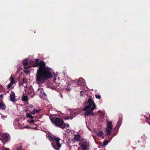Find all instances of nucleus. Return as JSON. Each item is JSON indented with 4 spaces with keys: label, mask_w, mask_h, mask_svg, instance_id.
<instances>
[{
    "label": "nucleus",
    "mask_w": 150,
    "mask_h": 150,
    "mask_svg": "<svg viewBox=\"0 0 150 150\" xmlns=\"http://www.w3.org/2000/svg\"><path fill=\"white\" fill-rule=\"evenodd\" d=\"M91 104H89L88 105L86 106L85 107H84L83 109V110L84 111H87L88 110H89L91 106Z\"/></svg>",
    "instance_id": "4468645a"
},
{
    "label": "nucleus",
    "mask_w": 150,
    "mask_h": 150,
    "mask_svg": "<svg viewBox=\"0 0 150 150\" xmlns=\"http://www.w3.org/2000/svg\"><path fill=\"white\" fill-rule=\"evenodd\" d=\"M23 63L24 66H26L28 64V60L27 59L23 60Z\"/></svg>",
    "instance_id": "2eb2a0df"
},
{
    "label": "nucleus",
    "mask_w": 150,
    "mask_h": 150,
    "mask_svg": "<svg viewBox=\"0 0 150 150\" xmlns=\"http://www.w3.org/2000/svg\"><path fill=\"white\" fill-rule=\"evenodd\" d=\"M25 127L26 128H29V127L28 126H26Z\"/></svg>",
    "instance_id": "58836bf2"
},
{
    "label": "nucleus",
    "mask_w": 150,
    "mask_h": 150,
    "mask_svg": "<svg viewBox=\"0 0 150 150\" xmlns=\"http://www.w3.org/2000/svg\"><path fill=\"white\" fill-rule=\"evenodd\" d=\"M64 119L66 120H68L69 119V117H64Z\"/></svg>",
    "instance_id": "72a5a7b5"
},
{
    "label": "nucleus",
    "mask_w": 150,
    "mask_h": 150,
    "mask_svg": "<svg viewBox=\"0 0 150 150\" xmlns=\"http://www.w3.org/2000/svg\"><path fill=\"white\" fill-rule=\"evenodd\" d=\"M117 125L118 124H117V125H116V126H115V127H116L117 126Z\"/></svg>",
    "instance_id": "37998d69"
},
{
    "label": "nucleus",
    "mask_w": 150,
    "mask_h": 150,
    "mask_svg": "<svg viewBox=\"0 0 150 150\" xmlns=\"http://www.w3.org/2000/svg\"><path fill=\"white\" fill-rule=\"evenodd\" d=\"M30 114L34 115L35 114V112H34V111L33 110V111L31 112Z\"/></svg>",
    "instance_id": "473e14b6"
},
{
    "label": "nucleus",
    "mask_w": 150,
    "mask_h": 150,
    "mask_svg": "<svg viewBox=\"0 0 150 150\" xmlns=\"http://www.w3.org/2000/svg\"><path fill=\"white\" fill-rule=\"evenodd\" d=\"M60 95L61 97H62V98H63L62 96V94H60Z\"/></svg>",
    "instance_id": "79ce46f5"
},
{
    "label": "nucleus",
    "mask_w": 150,
    "mask_h": 150,
    "mask_svg": "<svg viewBox=\"0 0 150 150\" xmlns=\"http://www.w3.org/2000/svg\"><path fill=\"white\" fill-rule=\"evenodd\" d=\"M6 117L4 115H2L1 116V118L3 120H5V118Z\"/></svg>",
    "instance_id": "c756f323"
},
{
    "label": "nucleus",
    "mask_w": 150,
    "mask_h": 150,
    "mask_svg": "<svg viewBox=\"0 0 150 150\" xmlns=\"http://www.w3.org/2000/svg\"><path fill=\"white\" fill-rule=\"evenodd\" d=\"M48 138L50 140L53 141L52 143V145L54 149L59 150L60 148L61 147V145L59 143L60 139L58 137L54 138L50 135L48 136Z\"/></svg>",
    "instance_id": "7ed1b4c3"
},
{
    "label": "nucleus",
    "mask_w": 150,
    "mask_h": 150,
    "mask_svg": "<svg viewBox=\"0 0 150 150\" xmlns=\"http://www.w3.org/2000/svg\"><path fill=\"white\" fill-rule=\"evenodd\" d=\"M33 110L34 111L35 113H39L40 111V110H38L35 108Z\"/></svg>",
    "instance_id": "b1692460"
},
{
    "label": "nucleus",
    "mask_w": 150,
    "mask_h": 150,
    "mask_svg": "<svg viewBox=\"0 0 150 150\" xmlns=\"http://www.w3.org/2000/svg\"><path fill=\"white\" fill-rule=\"evenodd\" d=\"M22 101L25 102H27L28 100V99L27 96H22Z\"/></svg>",
    "instance_id": "f8f14e48"
},
{
    "label": "nucleus",
    "mask_w": 150,
    "mask_h": 150,
    "mask_svg": "<svg viewBox=\"0 0 150 150\" xmlns=\"http://www.w3.org/2000/svg\"><path fill=\"white\" fill-rule=\"evenodd\" d=\"M95 97L97 98L98 99H100L101 98L100 96L98 94L96 95Z\"/></svg>",
    "instance_id": "393cba45"
},
{
    "label": "nucleus",
    "mask_w": 150,
    "mask_h": 150,
    "mask_svg": "<svg viewBox=\"0 0 150 150\" xmlns=\"http://www.w3.org/2000/svg\"><path fill=\"white\" fill-rule=\"evenodd\" d=\"M24 68L25 69H29L30 67V66H28L27 67H26V66H24Z\"/></svg>",
    "instance_id": "c85d7f7f"
},
{
    "label": "nucleus",
    "mask_w": 150,
    "mask_h": 150,
    "mask_svg": "<svg viewBox=\"0 0 150 150\" xmlns=\"http://www.w3.org/2000/svg\"><path fill=\"white\" fill-rule=\"evenodd\" d=\"M107 126L106 128V130L107 135L109 136L110 134V131L112 128V122L111 121H109L107 122Z\"/></svg>",
    "instance_id": "20e7f679"
},
{
    "label": "nucleus",
    "mask_w": 150,
    "mask_h": 150,
    "mask_svg": "<svg viewBox=\"0 0 150 150\" xmlns=\"http://www.w3.org/2000/svg\"><path fill=\"white\" fill-rule=\"evenodd\" d=\"M84 80L81 77L79 78V79H75L72 82L73 83L75 84V85H74V86L75 87L82 85L84 83Z\"/></svg>",
    "instance_id": "39448f33"
},
{
    "label": "nucleus",
    "mask_w": 150,
    "mask_h": 150,
    "mask_svg": "<svg viewBox=\"0 0 150 150\" xmlns=\"http://www.w3.org/2000/svg\"><path fill=\"white\" fill-rule=\"evenodd\" d=\"M26 116L28 118H31L32 119H33L34 118V117L31 115L30 114L28 113L26 115Z\"/></svg>",
    "instance_id": "a211bd4d"
},
{
    "label": "nucleus",
    "mask_w": 150,
    "mask_h": 150,
    "mask_svg": "<svg viewBox=\"0 0 150 150\" xmlns=\"http://www.w3.org/2000/svg\"><path fill=\"white\" fill-rule=\"evenodd\" d=\"M30 108H33V105H30Z\"/></svg>",
    "instance_id": "4c0bfd02"
},
{
    "label": "nucleus",
    "mask_w": 150,
    "mask_h": 150,
    "mask_svg": "<svg viewBox=\"0 0 150 150\" xmlns=\"http://www.w3.org/2000/svg\"><path fill=\"white\" fill-rule=\"evenodd\" d=\"M9 139V135L7 134L4 133L2 134L1 137H0V139L3 142H7Z\"/></svg>",
    "instance_id": "423d86ee"
},
{
    "label": "nucleus",
    "mask_w": 150,
    "mask_h": 150,
    "mask_svg": "<svg viewBox=\"0 0 150 150\" xmlns=\"http://www.w3.org/2000/svg\"><path fill=\"white\" fill-rule=\"evenodd\" d=\"M90 115L92 116H93L95 115L93 113L92 111H91V114H90Z\"/></svg>",
    "instance_id": "7c9ffc66"
},
{
    "label": "nucleus",
    "mask_w": 150,
    "mask_h": 150,
    "mask_svg": "<svg viewBox=\"0 0 150 150\" xmlns=\"http://www.w3.org/2000/svg\"><path fill=\"white\" fill-rule=\"evenodd\" d=\"M23 83H23V82H22V83H20V84H19L20 86H21V85H22V86H23Z\"/></svg>",
    "instance_id": "c9c22d12"
},
{
    "label": "nucleus",
    "mask_w": 150,
    "mask_h": 150,
    "mask_svg": "<svg viewBox=\"0 0 150 150\" xmlns=\"http://www.w3.org/2000/svg\"><path fill=\"white\" fill-rule=\"evenodd\" d=\"M66 90H68V91H70V88H66Z\"/></svg>",
    "instance_id": "e433bc0d"
},
{
    "label": "nucleus",
    "mask_w": 150,
    "mask_h": 150,
    "mask_svg": "<svg viewBox=\"0 0 150 150\" xmlns=\"http://www.w3.org/2000/svg\"><path fill=\"white\" fill-rule=\"evenodd\" d=\"M10 99L11 101L12 102H14L16 101L15 94L13 91H11V93Z\"/></svg>",
    "instance_id": "6e6552de"
},
{
    "label": "nucleus",
    "mask_w": 150,
    "mask_h": 150,
    "mask_svg": "<svg viewBox=\"0 0 150 150\" xmlns=\"http://www.w3.org/2000/svg\"><path fill=\"white\" fill-rule=\"evenodd\" d=\"M108 140H106L104 141L103 142V145L105 146L107 145L108 144Z\"/></svg>",
    "instance_id": "4be33fe9"
},
{
    "label": "nucleus",
    "mask_w": 150,
    "mask_h": 150,
    "mask_svg": "<svg viewBox=\"0 0 150 150\" xmlns=\"http://www.w3.org/2000/svg\"><path fill=\"white\" fill-rule=\"evenodd\" d=\"M96 134L97 136L101 137L103 135V132L102 130H100L98 132H96Z\"/></svg>",
    "instance_id": "ddd939ff"
},
{
    "label": "nucleus",
    "mask_w": 150,
    "mask_h": 150,
    "mask_svg": "<svg viewBox=\"0 0 150 150\" xmlns=\"http://www.w3.org/2000/svg\"><path fill=\"white\" fill-rule=\"evenodd\" d=\"M23 71L27 74L29 73L30 72V71L27 69H25L24 68Z\"/></svg>",
    "instance_id": "5701e85b"
},
{
    "label": "nucleus",
    "mask_w": 150,
    "mask_h": 150,
    "mask_svg": "<svg viewBox=\"0 0 150 150\" xmlns=\"http://www.w3.org/2000/svg\"><path fill=\"white\" fill-rule=\"evenodd\" d=\"M146 121L148 124H150V115L149 116V118L147 117L146 118Z\"/></svg>",
    "instance_id": "6ab92c4d"
},
{
    "label": "nucleus",
    "mask_w": 150,
    "mask_h": 150,
    "mask_svg": "<svg viewBox=\"0 0 150 150\" xmlns=\"http://www.w3.org/2000/svg\"><path fill=\"white\" fill-rule=\"evenodd\" d=\"M6 108L5 104L3 102H0V109L3 110L5 109Z\"/></svg>",
    "instance_id": "9d476101"
},
{
    "label": "nucleus",
    "mask_w": 150,
    "mask_h": 150,
    "mask_svg": "<svg viewBox=\"0 0 150 150\" xmlns=\"http://www.w3.org/2000/svg\"><path fill=\"white\" fill-rule=\"evenodd\" d=\"M32 67H39L35 76L36 81L42 83L53 77L52 69L46 66V64L43 61L41 60L39 62H35L33 64Z\"/></svg>",
    "instance_id": "f257e3e1"
},
{
    "label": "nucleus",
    "mask_w": 150,
    "mask_h": 150,
    "mask_svg": "<svg viewBox=\"0 0 150 150\" xmlns=\"http://www.w3.org/2000/svg\"><path fill=\"white\" fill-rule=\"evenodd\" d=\"M10 79L11 80L10 83L12 84H13L15 82V81H14L13 78L12 77V75H11L10 78Z\"/></svg>",
    "instance_id": "f3484780"
},
{
    "label": "nucleus",
    "mask_w": 150,
    "mask_h": 150,
    "mask_svg": "<svg viewBox=\"0 0 150 150\" xmlns=\"http://www.w3.org/2000/svg\"><path fill=\"white\" fill-rule=\"evenodd\" d=\"M28 122L30 124H33L35 122L34 120L32 119L31 120H28Z\"/></svg>",
    "instance_id": "aec40b11"
},
{
    "label": "nucleus",
    "mask_w": 150,
    "mask_h": 150,
    "mask_svg": "<svg viewBox=\"0 0 150 150\" xmlns=\"http://www.w3.org/2000/svg\"><path fill=\"white\" fill-rule=\"evenodd\" d=\"M27 82V80L25 77H23V79L22 82L24 83H26Z\"/></svg>",
    "instance_id": "412c9836"
},
{
    "label": "nucleus",
    "mask_w": 150,
    "mask_h": 150,
    "mask_svg": "<svg viewBox=\"0 0 150 150\" xmlns=\"http://www.w3.org/2000/svg\"><path fill=\"white\" fill-rule=\"evenodd\" d=\"M1 150H10L9 149H8L7 148H5L4 147H3L1 148Z\"/></svg>",
    "instance_id": "bb28decb"
},
{
    "label": "nucleus",
    "mask_w": 150,
    "mask_h": 150,
    "mask_svg": "<svg viewBox=\"0 0 150 150\" xmlns=\"http://www.w3.org/2000/svg\"><path fill=\"white\" fill-rule=\"evenodd\" d=\"M69 119L71 120L73 119V117H69Z\"/></svg>",
    "instance_id": "a19ab883"
},
{
    "label": "nucleus",
    "mask_w": 150,
    "mask_h": 150,
    "mask_svg": "<svg viewBox=\"0 0 150 150\" xmlns=\"http://www.w3.org/2000/svg\"><path fill=\"white\" fill-rule=\"evenodd\" d=\"M93 106L91 107V109L89 110L86 111L85 112V115L86 116H88L89 115H90V114H91V111H93L96 108V106L95 105V103H93Z\"/></svg>",
    "instance_id": "0eeeda50"
},
{
    "label": "nucleus",
    "mask_w": 150,
    "mask_h": 150,
    "mask_svg": "<svg viewBox=\"0 0 150 150\" xmlns=\"http://www.w3.org/2000/svg\"><path fill=\"white\" fill-rule=\"evenodd\" d=\"M87 143L86 142H83L79 143V145L81 146L82 150H86L87 149Z\"/></svg>",
    "instance_id": "1a4fd4ad"
},
{
    "label": "nucleus",
    "mask_w": 150,
    "mask_h": 150,
    "mask_svg": "<svg viewBox=\"0 0 150 150\" xmlns=\"http://www.w3.org/2000/svg\"><path fill=\"white\" fill-rule=\"evenodd\" d=\"M12 85V84H11V83L8 84L7 86V89L11 87Z\"/></svg>",
    "instance_id": "cd10ccee"
},
{
    "label": "nucleus",
    "mask_w": 150,
    "mask_h": 150,
    "mask_svg": "<svg viewBox=\"0 0 150 150\" xmlns=\"http://www.w3.org/2000/svg\"><path fill=\"white\" fill-rule=\"evenodd\" d=\"M3 94H1L0 95V98H1L2 97H3Z\"/></svg>",
    "instance_id": "ea45409f"
},
{
    "label": "nucleus",
    "mask_w": 150,
    "mask_h": 150,
    "mask_svg": "<svg viewBox=\"0 0 150 150\" xmlns=\"http://www.w3.org/2000/svg\"><path fill=\"white\" fill-rule=\"evenodd\" d=\"M87 103H89V104H91V105H93V103H94L93 101H92V99L91 98H89L87 101Z\"/></svg>",
    "instance_id": "dca6fc26"
},
{
    "label": "nucleus",
    "mask_w": 150,
    "mask_h": 150,
    "mask_svg": "<svg viewBox=\"0 0 150 150\" xmlns=\"http://www.w3.org/2000/svg\"><path fill=\"white\" fill-rule=\"evenodd\" d=\"M50 118L52 122L56 126L62 129H69V124L67 123L64 124V121L62 118L54 117L53 116H51Z\"/></svg>",
    "instance_id": "f03ea898"
},
{
    "label": "nucleus",
    "mask_w": 150,
    "mask_h": 150,
    "mask_svg": "<svg viewBox=\"0 0 150 150\" xmlns=\"http://www.w3.org/2000/svg\"><path fill=\"white\" fill-rule=\"evenodd\" d=\"M83 91H81L80 92V95L81 96H83V94L82 93Z\"/></svg>",
    "instance_id": "2f4dec72"
},
{
    "label": "nucleus",
    "mask_w": 150,
    "mask_h": 150,
    "mask_svg": "<svg viewBox=\"0 0 150 150\" xmlns=\"http://www.w3.org/2000/svg\"><path fill=\"white\" fill-rule=\"evenodd\" d=\"M118 122H119V121H118V122H117V124H118Z\"/></svg>",
    "instance_id": "c03bdc74"
},
{
    "label": "nucleus",
    "mask_w": 150,
    "mask_h": 150,
    "mask_svg": "<svg viewBox=\"0 0 150 150\" xmlns=\"http://www.w3.org/2000/svg\"><path fill=\"white\" fill-rule=\"evenodd\" d=\"M22 149V145L20 146L19 147H18L16 150H21Z\"/></svg>",
    "instance_id": "a878e982"
},
{
    "label": "nucleus",
    "mask_w": 150,
    "mask_h": 150,
    "mask_svg": "<svg viewBox=\"0 0 150 150\" xmlns=\"http://www.w3.org/2000/svg\"><path fill=\"white\" fill-rule=\"evenodd\" d=\"M35 60L36 62H38L39 60V59H35Z\"/></svg>",
    "instance_id": "f704fd0d"
},
{
    "label": "nucleus",
    "mask_w": 150,
    "mask_h": 150,
    "mask_svg": "<svg viewBox=\"0 0 150 150\" xmlns=\"http://www.w3.org/2000/svg\"><path fill=\"white\" fill-rule=\"evenodd\" d=\"M81 137L79 134L76 135L75 136L74 139L76 141H79L80 140Z\"/></svg>",
    "instance_id": "9b49d317"
}]
</instances>
